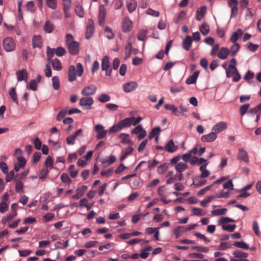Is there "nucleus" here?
Segmentation results:
<instances>
[{"mask_svg":"<svg viewBox=\"0 0 261 261\" xmlns=\"http://www.w3.org/2000/svg\"><path fill=\"white\" fill-rule=\"evenodd\" d=\"M229 68L233 69L232 74H234L235 76L232 79V81L234 82H237L241 79V75L238 71L237 68L234 65H229Z\"/></svg>","mask_w":261,"mask_h":261,"instance_id":"nucleus-30","label":"nucleus"},{"mask_svg":"<svg viewBox=\"0 0 261 261\" xmlns=\"http://www.w3.org/2000/svg\"><path fill=\"white\" fill-rule=\"evenodd\" d=\"M184 231V226H177L174 229V233L176 236V238H178L180 236L182 232Z\"/></svg>","mask_w":261,"mask_h":261,"instance_id":"nucleus-50","label":"nucleus"},{"mask_svg":"<svg viewBox=\"0 0 261 261\" xmlns=\"http://www.w3.org/2000/svg\"><path fill=\"white\" fill-rule=\"evenodd\" d=\"M14 181H15V190L17 193L22 192L23 188V183L17 178H15Z\"/></svg>","mask_w":261,"mask_h":261,"instance_id":"nucleus-38","label":"nucleus"},{"mask_svg":"<svg viewBox=\"0 0 261 261\" xmlns=\"http://www.w3.org/2000/svg\"><path fill=\"white\" fill-rule=\"evenodd\" d=\"M133 150V148L130 146L127 148L126 150L123 153L122 155L120 158V160L122 161L125 160L128 155L132 153Z\"/></svg>","mask_w":261,"mask_h":261,"instance_id":"nucleus-43","label":"nucleus"},{"mask_svg":"<svg viewBox=\"0 0 261 261\" xmlns=\"http://www.w3.org/2000/svg\"><path fill=\"white\" fill-rule=\"evenodd\" d=\"M60 178L63 182L68 185H70L72 182L71 179L68 175L66 173H62L61 175Z\"/></svg>","mask_w":261,"mask_h":261,"instance_id":"nucleus-41","label":"nucleus"},{"mask_svg":"<svg viewBox=\"0 0 261 261\" xmlns=\"http://www.w3.org/2000/svg\"><path fill=\"white\" fill-rule=\"evenodd\" d=\"M138 84L135 81H130L123 85L122 88L125 93H129L135 90L138 87Z\"/></svg>","mask_w":261,"mask_h":261,"instance_id":"nucleus-7","label":"nucleus"},{"mask_svg":"<svg viewBox=\"0 0 261 261\" xmlns=\"http://www.w3.org/2000/svg\"><path fill=\"white\" fill-rule=\"evenodd\" d=\"M192 212L194 215L197 216H202L205 215V213L203 212L202 210L197 207H193Z\"/></svg>","mask_w":261,"mask_h":261,"instance_id":"nucleus-56","label":"nucleus"},{"mask_svg":"<svg viewBox=\"0 0 261 261\" xmlns=\"http://www.w3.org/2000/svg\"><path fill=\"white\" fill-rule=\"evenodd\" d=\"M106 15V10L104 6H101L99 10L98 23L100 25L104 24Z\"/></svg>","mask_w":261,"mask_h":261,"instance_id":"nucleus-17","label":"nucleus"},{"mask_svg":"<svg viewBox=\"0 0 261 261\" xmlns=\"http://www.w3.org/2000/svg\"><path fill=\"white\" fill-rule=\"evenodd\" d=\"M227 127V125L226 122L220 121L213 126L212 130L217 134L226 129Z\"/></svg>","mask_w":261,"mask_h":261,"instance_id":"nucleus-13","label":"nucleus"},{"mask_svg":"<svg viewBox=\"0 0 261 261\" xmlns=\"http://www.w3.org/2000/svg\"><path fill=\"white\" fill-rule=\"evenodd\" d=\"M199 74V71H195L192 75L190 76L186 80V83L188 85L195 84Z\"/></svg>","mask_w":261,"mask_h":261,"instance_id":"nucleus-23","label":"nucleus"},{"mask_svg":"<svg viewBox=\"0 0 261 261\" xmlns=\"http://www.w3.org/2000/svg\"><path fill=\"white\" fill-rule=\"evenodd\" d=\"M26 7L28 11H29L30 12L33 13L35 11V8L34 7V4L33 1H30L29 2L27 5Z\"/></svg>","mask_w":261,"mask_h":261,"instance_id":"nucleus-64","label":"nucleus"},{"mask_svg":"<svg viewBox=\"0 0 261 261\" xmlns=\"http://www.w3.org/2000/svg\"><path fill=\"white\" fill-rule=\"evenodd\" d=\"M233 245L238 248L247 250L249 249L248 245L243 241L241 242H236L233 243Z\"/></svg>","mask_w":261,"mask_h":261,"instance_id":"nucleus-45","label":"nucleus"},{"mask_svg":"<svg viewBox=\"0 0 261 261\" xmlns=\"http://www.w3.org/2000/svg\"><path fill=\"white\" fill-rule=\"evenodd\" d=\"M131 133L134 135H138V139L141 140L146 136V131L144 129L141 125H138L132 130Z\"/></svg>","mask_w":261,"mask_h":261,"instance_id":"nucleus-5","label":"nucleus"},{"mask_svg":"<svg viewBox=\"0 0 261 261\" xmlns=\"http://www.w3.org/2000/svg\"><path fill=\"white\" fill-rule=\"evenodd\" d=\"M118 138L121 139V143L123 144H129L131 145L133 144V142L129 139V134L121 133Z\"/></svg>","mask_w":261,"mask_h":261,"instance_id":"nucleus-24","label":"nucleus"},{"mask_svg":"<svg viewBox=\"0 0 261 261\" xmlns=\"http://www.w3.org/2000/svg\"><path fill=\"white\" fill-rule=\"evenodd\" d=\"M49 173V171L47 169H42L39 175V178L41 179H44L46 178Z\"/></svg>","mask_w":261,"mask_h":261,"instance_id":"nucleus-63","label":"nucleus"},{"mask_svg":"<svg viewBox=\"0 0 261 261\" xmlns=\"http://www.w3.org/2000/svg\"><path fill=\"white\" fill-rule=\"evenodd\" d=\"M132 50V44L130 42H128L127 44L125 47V59H128L131 54Z\"/></svg>","mask_w":261,"mask_h":261,"instance_id":"nucleus-44","label":"nucleus"},{"mask_svg":"<svg viewBox=\"0 0 261 261\" xmlns=\"http://www.w3.org/2000/svg\"><path fill=\"white\" fill-rule=\"evenodd\" d=\"M199 30L203 36H206L209 33L210 27L207 24L203 23L200 26Z\"/></svg>","mask_w":261,"mask_h":261,"instance_id":"nucleus-34","label":"nucleus"},{"mask_svg":"<svg viewBox=\"0 0 261 261\" xmlns=\"http://www.w3.org/2000/svg\"><path fill=\"white\" fill-rule=\"evenodd\" d=\"M227 211L226 208H221V209H217L212 211V214L213 215H225Z\"/></svg>","mask_w":261,"mask_h":261,"instance_id":"nucleus-51","label":"nucleus"},{"mask_svg":"<svg viewBox=\"0 0 261 261\" xmlns=\"http://www.w3.org/2000/svg\"><path fill=\"white\" fill-rule=\"evenodd\" d=\"M238 1L237 0H229L228 5L231 8L230 17H236L238 13Z\"/></svg>","mask_w":261,"mask_h":261,"instance_id":"nucleus-9","label":"nucleus"},{"mask_svg":"<svg viewBox=\"0 0 261 261\" xmlns=\"http://www.w3.org/2000/svg\"><path fill=\"white\" fill-rule=\"evenodd\" d=\"M192 43V38L190 36H188L182 42V47L186 50H189L191 48Z\"/></svg>","mask_w":261,"mask_h":261,"instance_id":"nucleus-26","label":"nucleus"},{"mask_svg":"<svg viewBox=\"0 0 261 261\" xmlns=\"http://www.w3.org/2000/svg\"><path fill=\"white\" fill-rule=\"evenodd\" d=\"M217 138V134L212 130L211 133L203 135L201 138V140L203 142H211L214 141Z\"/></svg>","mask_w":261,"mask_h":261,"instance_id":"nucleus-15","label":"nucleus"},{"mask_svg":"<svg viewBox=\"0 0 261 261\" xmlns=\"http://www.w3.org/2000/svg\"><path fill=\"white\" fill-rule=\"evenodd\" d=\"M33 47L40 48L42 45L41 38L40 36H35L32 39Z\"/></svg>","mask_w":261,"mask_h":261,"instance_id":"nucleus-29","label":"nucleus"},{"mask_svg":"<svg viewBox=\"0 0 261 261\" xmlns=\"http://www.w3.org/2000/svg\"><path fill=\"white\" fill-rule=\"evenodd\" d=\"M200 176L196 177L193 181L194 185L197 187L204 185L206 183V180L203 179Z\"/></svg>","mask_w":261,"mask_h":261,"instance_id":"nucleus-35","label":"nucleus"},{"mask_svg":"<svg viewBox=\"0 0 261 261\" xmlns=\"http://www.w3.org/2000/svg\"><path fill=\"white\" fill-rule=\"evenodd\" d=\"M16 216L14 215L13 214H9L8 215H7L5 217H4L2 219V222L3 224H6V223L11 220H12Z\"/></svg>","mask_w":261,"mask_h":261,"instance_id":"nucleus-62","label":"nucleus"},{"mask_svg":"<svg viewBox=\"0 0 261 261\" xmlns=\"http://www.w3.org/2000/svg\"><path fill=\"white\" fill-rule=\"evenodd\" d=\"M84 72V69L81 63L76 64V67L73 65L69 66L68 69V80L72 82L76 80V76H81Z\"/></svg>","mask_w":261,"mask_h":261,"instance_id":"nucleus-3","label":"nucleus"},{"mask_svg":"<svg viewBox=\"0 0 261 261\" xmlns=\"http://www.w3.org/2000/svg\"><path fill=\"white\" fill-rule=\"evenodd\" d=\"M4 49L7 52L14 50L16 47V44L14 39L11 37H6L3 41Z\"/></svg>","mask_w":261,"mask_h":261,"instance_id":"nucleus-4","label":"nucleus"},{"mask_svg":"<svg viewBox=\"0 0 261 261\" xmlns=\"http://www.w3.org/2000/svg\"><path fill=\"white\" fill-rule=\"evenodd\" d=\"M51 63L53 69L55 70L60 71L62 68V64L58 59H55L49 61Z\"/></svg>","mask_w":261,"mask_h":261,"instance_id":"nucleus-27","label":"nucleus"},{"mask_svg":"<svg viewBox=\"0 0 261 261\" xmlns=\"http://www.w3.org/2000/svg\"><path fill=\"white\" fill-rule=\"evenodd\" d=\"M97 99L100 102L105 103L110 101L111 99V97L108 94L103 93L99 96Z\"/></svg>","mask_w":261,"mask_h":261,"instance_id":"nucleus-47","label":"nucleus"},{"mask_svg":"<svg viewBox=\"0 0 261 261\" xmlns=\"http://www.w3.org/2000/svg\"><path fill=\"white\" fill-rule=\"evenodd\" d=\"M44 165L46 168H53V160L50 156H48L46 159Z\"/></svg>","mask_w":261,"mask_h":261,"instance_id":"nucleus-53","label":"nucleus"},{"mask_svg":"<svg viewBox=\"0 0 261 261\" xmlns=\"http://www.w3.org/2000/svg\"><path fill=\"white\" fill-rule=\"evenodd\" d=\"M169 167V164L168 163H164L160 165L157 169V172L160 174H163L165 173Z\"/></svg>","mask_w":261,"mask_h":261,"instance_id":"nucleus-39","label":"nucleus"},{"mask_svg":"<svg viewBox=\"0 0 261 261\" xmlns=\"http://www.w3.org/2000/svg\"><path fill=\"white\" fill-rule=\"evenodd\" d=\"M88 187L86 186H82L78 187L76 190V192L77 193L81 196H83L85 191L87 190Z\"/></svg>","mask_w":261,"mask_h":261,"instance_id":"nucleus-58","label":"nucleus"},{"mask_svg":"<svg viewBox=\"0 0 261 261\" xmlns=\"http://www.w3.org/2000/svg\"><path fill=\"white\" fill-rule=\"evenodd\" d=\"M121 25L123 32L128 33L132 29L133 22L128 17H125L122 19Z\"/></svg>","mask_w":261,"mask_h":261,"instance_id":"nucleus-6","label":"nucleus"},{"mask_svg":"<svg viewBox=\"0 0 261 261\" xmlns=\"http://www.w3.org/2000/svg\"><path fill=\"white\" fill-rule=\"evenodd\" d=\"M52 83L54 89L57 90L60 88V81L58 76H54L52 78Z\"/></svg>","mask_w":261,"mask_h":261,"instance_id":"nucleus-42","label":"nucleus"},{"mask_svg":"<svg viewBox=\"0 0 261 261\" xmlns=\"http://www.w3.org/2000/svg\"><path fill=\"white\" fill-rule=\"evenodd\" d=\"M95 130L97 133L96 139L100 140L105 137L108 130L104 129V127L101 124H97L95 127Z\"/></svg>","mask_w":261,"mask_h":261,"instance_id":"nucleus-11","label":"nucleus"},{"mask_svg":"<svg viewBox=\"0 0 261 261\" xmlns=\"http://www.w3.org/2000/svg\"><path fill=\"white\" fill-rule=\"evenodd\" d=\"M126 7L130 13L134 12L137 7V3L135 0H126Z\"/></svg>","mask_w":261,"mask_h":261,"instance_id":"nucleus-28","label":"nucleus"},{"mask_svg":"<svg viewBox=\"0 0 261 261\" xmlns=\"http://www.w3.org/2000/svg\"><path fill=\"white\" fill-rule=\"evenodd\" d=\"M243 35V31L241 29H238L236 32H233L230 37V41L233 43H236L240 37Z\"/></svg>","mask_w":261,"mask_h":261,"instance_id":"nucleus-25","label":"nucleus"},{"mask_svg":"<svg viewBox=\"0 0 261 261\" xmlns=\"http://www.w3.org/2000/svg\"><path fill=\"white\" fill-rule=\"evenodd\" d=\"M83 130L81 128L78 129L75 133L68 136L66 138L67 143L69 145H73L75 144V139L80 136L82 135Z\"/></svg>","mask_w":261,"mask_h":261,"instance_id":"nucleus-14","label":"nucleus"},{"mask_svg":"<svg viewBox=\"0 0 261 261\" xmlns=\"http://www.w3.org/2000/svg\"><path fill=\"white\" fill-rule=\"evenodd\" d=\"M9 95L13 101L18 105V100L17 98V93L16 92V89L15 88H11L9 90Z\"/></svg>","mask_w":261,"mask_h":261,"instance_id":"nucleus-31","label":"nucleus"},{"mask_svg":"<svg viewBox=\"0 0 261 261\" xmlns=\"http://www.w3.org/2000/svg\"><path fill=\"white\" fill-rule=\"evenodd\" d=\"M74 168L75 166L74 165H71L68 168V171L70 172V175L73 178L75 177L78 173V171L75 170Z\"/></svg>","mask_w":261,"mask_h":261,"instance_id":"nucleus-54","label":"nucleus"},{"mask_svg":"<svg viewBox=\"0 0 261 261\" xmlns=\"http://www.w3.org/2000/svg\"><path fill=\"white\" fill-rule=\"evenodd\" d=\"M55 50L54 48H51L49 47H47V60L49 61L51 60V58L53 57L54 54L55 53Z\"/></svg>","mask_w":261,"mask_h":261,"instance_id":"nucleus-55","label":"nucleus"},{"mask_svg":"<svg viewBox=\"0 0 261 261\" xmlns=\"http://www.w3.org/2000/svg\"><path fill=\"white\" fill-rule=\"evenodd\" d=\"M16 74L18 81H22L23 80L27 81L28 78V72L25 69H22L21 70H18L16 72Z\"/></svg>","mask_w":261,"mask_h":261,"instance_id":"nucleus-22","label":"nucleus"},{"mask_svg":"<svg viewBox=\"0 0 261 261\" xmlns=\"http://www.w3.org/2000/svg\"><path fill=\"white\" fill-rule=\"evenodd\" d=\"M46 5L51 9H55L57 7L56 0H46Z\"/></svg>","mask_w":261,"mask_h":261,"instance_id":"nucleus-61","label":"nucleus"},{"mask_svg":"<svg viewBox=\"0 0 261 261\" xmlns=\"http://www.w3.org/2000/svg\"><path fill=\"white\" fill-rule=\"evenodd\" d=\"M105 33L106 37L108 39H111L114 38V34L112 32V30L110 28L107 27L105 30Z\"/></svg>","mask_w":261,"mask_h":261,"instance_id":"nucleus-49","label":"nucleus"},{"mask_svg":"<svg viewBox=\"0 0 261 261\" xmlns=\"http://www.w3.org/2000/svg\"><path fill=\"white\" fill-rule=\"evenodd\" d=\"M97 90V88L93 85L85 87L81 91L83 95L89 96L94 95Z\"/></svg>","mask_w":261,"mask_h":261,"instance_id":"nucleus-10","label":"nucleus"},{"mask_svg":"<svg viewBox=\"0 0 261 261\" xmlns=\"http://www.w3.org/2000/svg\"><path fill=\"white\" fill-rule=\"evenodd\" d=\"M161 131V129L159 126L153 128L150 133L148 138L152 139L155 136H158Z\"/></svg>","mask_w":261,"mask_h":261,"instance_id":"nucleus-37","label":"nucleus"},{"mask_svg":"<svg viewBox=\"0 0 261 261\" xmlns=\"http://www.w3.org/2000/svg\"><path fill=\"white\" fill-rule=\"evenodd\" d=\"M65 43L70 54L76 55L79 54V43L74 40L71 34H67L66 35Z\"/></svg>","mask_w":261,"mask_h":261,"instance_id":"nucleus-1","label":"nucleus"},{"mask_svg":"<svg viewBox=\"0 0 261 261\" xmlns=\"http://www.w3.org/2000/svg\"><path fill=\"white\" fill-rule=\"evenodd\" d=\"M94 31V22L92 19H89L88 20L87 25L86 28V31L85 37L86 39H89L92 36Z\"/></svg>","mask_w":261,"mask_h":261,"instance_id":"nucleus-12","label":"nucleus"},{"mask_svg":"<svg viewBox=\"0 0 261 261\" xmlns=\"http://www.w3.org/2000/svg\"><path fill=\"white\" fill-rule=\"evenodd\" d=\"M233 254L237 258H246L248 255L247 253L239 250L234 251Z\"/></svg>","mask_w":261,"mask_h":261,"instance_id":"nucleus-48","label":"nucleus"},{"mask_svg":"<svg viewBox=\"0 0 261 261\" xmlns=\"http://www.w3.org/2000/svg\"><path fill=\"white\" fill-rule=\"evenodd\" d=\"M164 107L166 110L171 111L176 115H179L178 109L173 105L166 104Z\"/></svg>","mask_w":261,"mask_h":261,"instance_id":"nucleus-40","label":"nucleus"},{"mask_svg":"<svg viewBox=\"0 0 261 261\" xmlns=\"http://www.w3.org/2000/svg\"><path fill=\"white\" fill-rule=\"evenodd\" d=\"M18 163H16L14 166V170L16 172L19 171L20 169L23 168L27 163L26 160L22 156L17 157Z\"/></svg>","mask_w":261,"mask_h":261,"instance_id":"nucleus-18","label":"nucleus"},{"mask_svg":"<svg viewBox=\"0 0 261 261\" xmlns=\"http://www.w3.org/2000/svg\"><path fill=\"white\" fill-rule=\"evenodd\" d=\"M238 160L248 163L249 162V157L248 153L243 148H240L237 155Z\"/></svg>","mask_w":261,"mask_h":261,"instance_id":"nucleus-16","label":"nucleus"},{"mask_svg":"<svg viewBox=\"0 0 261 261\" xmlns=\"http://www.w3.org/2000/svg\"><path fill=\"white\" fill-rule=\"evenodd\" d=\"M230 53L229 50L225 47H221L218 54V57L221 60H225Z\"/></svg>","mask_w":261,"mask_h":261,"instance_id":"nucleus-21","label":"nucleus"},{"mask_svg":"<svg viewBox=\"0 0 261 261\" xmlns=\"http://www.w3.org/2000/svg\"><path fill=\"white\" fill-rule=\"evenodd\" d=\"M44 30L47 33H51L54 30V26L49 20L46 21L44 25Z\"/></svg>","mask_w":261,"mask_h":261,"instance_id":"nucleus-33","label":"nucleus"},{"mask_svg":"<svg viewBox=\"0 0 261 261\" xmlns=\"http://www.w3.org/2000/svg\"><path fill=\"white\" fill-rule=\"evenodd\" d=\"M109 68H110L109 65V58L107 56H106L103 58L102 60L101 69L104 70Z\"/></svg>","mask_w":261,"mask_h":261,"instance_id":"nucleus-36","label":"nucleus"},{"mask_svg":"<svg viewBox=\"0 0 261 261\" xmlns=\"http://www.w3.org/2000/svg\"><path fill=\"white\" fill-rule=\"evenodd\" d=\"M240 48V45L238 43H235L231 47V54L232 56H234L239 51Z\"/></svg>","mask_w":261,"mask_h":261,"instance_id":"nucleus-60","label":"nucleus"},{"mask_svg":"<svg viewBox=\"0 0 261 261\" xmlns=\"http://www.w3.org/2000/svg\"><path fill=\"white\" fill-rule=\"evenodd\" d=\"M147 34V31L142 30L138 33L137 38L139 40L144 41L146 40Z\"/></svg>","mask_w":261,"mask_h":261,"instance_id":"nucleus-46","label":"nucleus"},{"mask_svg":"<svg viewBox=\"0 0 261 261\" xmlns=\"http://www.w3.org/2000/svg\"><path fill=\"white\" fill-rule=\"evenodd\" d=\"M55 53L57 56L62 57L66 54V50L62 47H58L56 49Z\"/></svg>","mask_w":261,"mask_h":261,"instance_id":"nucleus-52","label":"nucleus"},{"mask_svg":"<svg viewBox=\"0 0 261 261\" xmlns=\"http://www.w3.org/2000/svg\"><path fill=\"white\" fill-rule=\"evenodd\" d=\"M188 165L182 162H179L176 164L175 167L176 170L179 173H182L187 169H188Z\"/></svg>","mask_w":261,"mask_h":261,"instance_id":"nucleus-32","label":"nucleus"},{"mask_svg":"<svg viewBox=\"0 0 261 261\" xmlns=\"http://www.w3.org/2000/svg\"><path fill=\"white\" fill-rule=\"evenodd\" d=\"M94 103L93 99L90 96L82 97L79 101V105L82 107H87V109H91V106Z\"/></svg>","mask_w":261,"mask_h":261,"instance_id":"nucleus-8","label":"nucleus"},{"mask_svg":"<svg viewBox=\"0 0 261 261\" xmlns=\"http://www.w3.org/2000/svg\"><path fill=\"white\" fill-rule=\"evenodd\" d=\"M249 108V103H245L240 108V113L241 116H243L247 111Z\"/></svg>","mask_w":261,"mask_h":261,"instance_id":"nucleus-57","label":"nucleus"},{"mask_svg":"<svg viewBox=\"0 0 261 261\" xmlns=\"http://www.w3.org/2000/svg\"><path fill=\"white\" fill-rule=\"evenodd\" d=\"M75 11L76 14L80 17H83L84 15L83 9L81 6L77 5L75 7Z\"/></svg>","mask_w":261,"mask_h":261,"instance_id":"nucleus-59","label":"nucleus"},{"mask_svg":"<svg viewBox=\"0 0 261 261\" xmlns=\"http://www.w3.org/2000/svg\"><path fill=\"white\" fill-rule=\"evenodd\" d=\"M177 149V146H175L172 140H170L165 146V150L168 152L173 153Z\"/></svg>","mask_w":261,"mask_h":261,"instance_id":"nucleus-20","label":"nucleus"},{"mask_svg":"<svg viewBox=\"0 0 261 261\" xmlns=\"http://www.w3.org/2000/svg\"><path fill=\"white\" fill-rule=\"evenodd\" d=\"M206 12V7L202 6L198 9L196 14V19L198 21H200L204 16Z\"/></svg>","mask_w":261,"mask_h":261,"instance_id":"nucleus-19","label":"nucleus"},{"mask_svg":"<svg viewBox=\"0 0 261 261\" xmlns=\"http://www.w3.org/2000/svg\"><path fill=\"white\" fill-rule=\"evenodd\" d=\"M133 123V118L130 117L126 118L118 123L113 125L109 129V133H115L125 128H128Z\"/></svg>","mask_w":261,"mask_h":261,"instance_id":"nucleus-2","label":"nucleus"}]
</instances>
